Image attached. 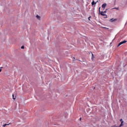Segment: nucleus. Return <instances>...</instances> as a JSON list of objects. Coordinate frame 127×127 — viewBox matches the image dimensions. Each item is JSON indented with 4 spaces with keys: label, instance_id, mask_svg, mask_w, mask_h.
<instances>
[{
    "label": "nucleus",
    "instance_id": "f3484780",
    "mask_svg": "<svg viewBox=\"0 0 127 127\" xmlns=\"http://www.w3.org/2000/svg\"><path fill=\"white\" fill-rule=\"evenodd\" d=\"M111 20H113V19H111Z\"/></svg>",
    "mask_w": 127,
    "mask_h": 127
},
{
    "label": "nucleus",
    "instance_id": "2eb2a0df",
    "mask_svg": "<svg viewBox=\"0 0 127 127\" xmlns=\"http://www.w3.org/2000/svg\"><path fill=\"white\" fill-rule=\"evenodd\" d=\"M1 72V68H0V72Z\"/></svg>",
    "mask_w": 127,
    "mask_h": 127
},
{
    "label": "nucleus",
    "instance_id": "0eeeda50",
    "mask_svg": "<svg viewBox=\"0 0 127 127\" xmlns=\"http://www.w3.org/2000/svg\"><path fill=\"white\" fill-rule=\"evenodd\" d=\"M8 125H9V124H4V125H3V127H6V126H8Z\"/></svg>",
    "mask_w": 127,
    "mask_h": 127
},
{
    "label": "nucleus",
    "instance_id": "f257e3e1",
    "mask_svg": "<svg viewBox=\"0 0 127 127\" xmlns=\"http://www.w3.org/2000/svg\"><path fill=\"white\" fill-rule=\"evenodd\" d=\"M100 9H101V7H99V14H101V15H102V16H106V18H107V16L106 15V14H105L104 13V12L100 11Z\"/></svg>",
    "mask_w": 127,
    "mask_h": 127
},
{
    "label": "nucleus",
    "instance_id": "dca6fc26",
    "mask_svg": "<svg viewBox=\"0 0 127 127\" xmlns=\"http://www.w3.org/2000/svg\"><path fill=\"white\" fill-rule=\"evenodd\" d=\"M82 120V118H80V121H81Z\"/></svg>",
    "mask_w": 127,
    "mask_h": 127
},
{
    "label": "nucleus",
    "instance_id": "f8f14e48",
    "mask_svg": "<svg viewBox=\"0 0 127 127\" xmlns=\"http://www.w3.org/2000/svg\"><path fill=\"white\" fill-rule=\"evenodd\" d=\"M21 49H24V46H22L21 47Z\"/></svg>",
    "mask_w": 127,
    "mask_h": 127
},
{
    "label": "nucleus",
    "instance_id": "20e7f679",
    "mask_svg": "<svg viewBox=\"0 0 127 127\" xmlns=\"http://www.w3.org/2000/svg\"><path fill=\"white\" fill-rule=\"evenodd\" d=\"M106 6H107V3H106L103 4L102 5V8H104V9H105V8H106Z\"/></svg>",
    "mask_w": 127,
    "mask_h": 127
},
{
    "label": "nucleus",
    "instance_id": "6e6552de",
    "mask_svg": "<svg viewBox=\"0 0 127 127\" xmlns=\"http://www.w3.org/2000/svg\"><path fill=\"white\" fill-rule=\"evenodd\" d=\"M113 9H118L119 10V7H114L113 8Z\"/></svg>",
    "mask_w": 127,
    "mask_h": 127
},
{
    "label": "nucleus",
    "instance_id": "ddd939ff",
    "mask_svg": "<svg viewBox=\"0 0 127 127\" xmlns=\"http://www.w3.org/2000/svg\"><path fill=\"white\" fill-rule=\"evenodd\" d=\"M120 122H123V119H121Z\"/></svg>",
    "mask_w": 127,
    "mask_h": 127
},
{
    "label": "nucleus",
    "instance_id": "4468645a",
    "mask_svg": "<svg viewBox=\"0 0 127 127\" xmlns=\"http://www.w3.org/2000/svg\"><path fill=\"white\" fill-rule=\"evenodd\" d=\"M90 18H91V17H88V19L90 20Z\"/></svg>",
    "mask_w": 127,
    "mask_h": 127
},
{
    "label": "nucleus",
    "instance_id": "423d86ee",
    "mask_svg": "<svg viewBox=\"0 0 127 127\" xmlns=\"http://www.w3.org/2000/svg\"><path fill=\"white\" fill-rule=\"evenodd\" d=\"M36 17H37L38 19L40 20V16L36 15Z\"/></svg>",
    "mask_w": 127,
    "mask_h": 127
},
{
    "label": "nucleus",
    "instance_id": "f03ea898",
    "mask_svg": "<svg viewBox=\"0 0 127 127\" xmlns=\"http://www.w3.org/2000/svg\"><path fill=\"white\" fill-rule=\"evenodd\" d=\"M127 41L126 40H124L121 42H120L118 45V47H119V46H121V45H123V44H125V43H127Z\"/></svg>",
    "mask_w": 127,
    "mask_h": 127
},
{
    "label": "nucleus",
    "instance_id": "9b49d317",
    "mask_svg": "<svg viewBox=\"0 0 127 127\" xmlns=\"http://www.w3.org/2000/svg\"><path fill=\"white\" fill-rule=\"evenodd\" d=\"M107 10H108L107 9H106V10L104 11L103 12H104V13H107Z\"/></svg>",
    "mask_w": 127,
    "mask_h": 127
},
{
    "label": "nucleus",
    "instance_id": "9d476101",
    "mask_svg": "<svg viewBox=\"0 0 127 127\" xmlns=\"http://www.w3.org/2000/svg\"><path fill=\"white\" fill-rule=\"evenodd\" d=\"M95 57L94 56V54H92V59H93V58H94Z\"/></svg>",
    "mask_w": 127,
    "mask_h": 127
},
{
    "label": "nucleus",
    "instance_id": "39448f33",
    "mask_svg": "<svg viewBox=\"0 0 127 127\" xmlns=\"http://www.w3.org/2000/svg\"><path fill=\"white\" fill-rule=\"evenodd\" d=\"M124 121H122L121 122V124H120V125L118 127H123V126H124Z\"/></svg>",
    "mask_w": 127,
    "mask_h": 127
},
{
    "label": "nucleus",
    "instance_id": "1a4fd4ad",
    "mask_svg": "<svg viewBox=\"0 0 127 127\" xmlns=\"http://www.w3.org/2000/svg\"><path fill=\"white\" fill-rule=\"evenodd\" d=\"M12 98H13V100L15 99V97H14V94L12 95Z\"/></svg>",
    "mask_w": 127,
    "mask_h": 127
},
{
    "label": "nucleus",
    "instance_id": "7ed1b4c3",
    "mask_svg": "<svg viewBox=\"0 0 127 127\" xmlns=\"http://www.w3.org/2000/svg\"><path fill=\"white\" fill-rule=\"evenodd\" d=\"M97 2H98V1H97L96 2H95V1H94V0H93L92 2H91L92 6H93V5H95L97 4Z\"/></svg>",
    "mask_w": 127,
    "mask_h": 127
}]
</instances>
